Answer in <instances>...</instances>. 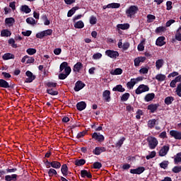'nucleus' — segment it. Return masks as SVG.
<instances>
[{
	"label": "nucleus",
	"mask_w": 181,
	"mask_h": 181,
	"mask_svg": "<svg viewBox=\"0 0 181 181\" xmlns=\"http://www.w3.org/2000/svg\"><path fill=\"white\" fill-rule=\"evenodd\" d=\"M68 66H69V64L66 62H64L61 64L59 66V71H63V70H64L65 74H59V80H64L67 78L70 73H71V68Z\"/></svg>",
	"instance_id": "obj_1"
},
{
	"label": "nucleus",
	"mask_w": 181,
	"mask_h": 181,
	"mask_svg": "<svg viewBox=\"0 0 181 181\" xmlns=\"http://www.w3.org/2000/svg\"><path fill=\"white\" fill-rule=\"evenodd\" d=\"M139 8L136 6H131L126 10V15L127 18H134L135 15L138 13Z\"/></svg>",
	"instance_id": "obj_2"
},
{
	"label": "nucleus",
	"mask_w": 181,
	"mask_h": 181,
	"mask_svg": "<svg viewBox=\"0 0 181 181\" xmlns=\"http://www.w3.org/2000/svg\"><path fill=\"white\" fill-rule=\"evenodd\" d=\"M144 78L142 76H139L137 78H133L130 79V81L127 82V87L129 90H132L135 84H138L139 81H142Z\"/></svg>",
	"instance_id": "obj_3"
},
{
	"label": "nucleus",
	"mask_w": 181,
	"mask_h": 181,
	"mask_svg": "<svg viewBox=\"0 0 181 181\" xmlns=\"http://www.w3.org/2000/svg\"><path fill=\"white\" fill-rule=\"evenodd\" d=\"M147 142L148 144V148H150V149H155V148L158 146V144H159L158 139L154 136H148L147 138Z\"/></svg>",
	"instance_id": "obj_4"
},
{
	"label": "nucleus",
	"mask_w": 181,
	"mask_h": 181,
	"mask_svg": "<svg viewBox=\"0 0 181 181\" xmlns=\"http://www.w3.org/2000/svg\"><path fill=\"white\" fill-rule=\"evenodd\" d=\"M52 33H53V30L52 29L45 30L42 32L37 33L36 34V37L37 39H43L45 36H50L52 35Z\"/></svg>",
	"instance_id": "obj_5"
},
{
	"label": "nucleus",
	"mask_w": 181,
	"mask_h": 181,
	"mask_svg": "<svg viewBox=\"0 0 181 181\" xmlns=\"http://www.w3.org/2000/svg\"><path fill=\"white\" fill-rule=\"evenodd\" d=\"M146 91H149V86L145 84H141L138 86L136 89L135 93L137 95L142 94V93H146Z\"/></svg>",
	"instance_id": "obj_6"
},
{
	"label": "nucleus",
	"mask_w": 181,
	"mask_h": 181,
	"mask_svg": "<svg viewBox=\"0 0 181 181\" xmlns=\"http://www.w3.org/2000/svg\"><path fill=\"white\" fill-rule=\"evenodd\" d=\"M105 54L108 57H110V59H115L116 57H118L119 56V53L118 52V51H114L111 49L106 50Z\"/></svg>",
	"instance_id": "obj_7"
},
{
	"label": "nucleus",
	"mask_w": 181,
	"mask_h": 181,
	"mask_svg": "<svg viewBox=\"0 0 181 181\" xmlns=\"http://www.w3.org/2000/svg\"><path fill=\"white\" fill-rule=\"evenodd\" d=\"M25 76H27V78H25V83H32L36 78V76L30 71H27Z\"/></svg>",
	"instance_id": "obj_8"
},
{
	"label": "nucleus",
	"mask_w": 181,
	"mask_h": 181,
	"mask_svg": "<svg viewBox=\"0 0 181 181\" xmlns=\"http://www.w3.org/2000/svg\"><path fill=\"white\" fill-rule=\"evenodd\" d=\"M170 135L175 139H177L178 141L181 140V132L177 130H171L170 131Z\"/></svg>",
	"instance_id": "obj_9"
},
{
	"label": "nucleus",
	"mask_w": 181,
	"mask_h": 181,
	"mask_svg": "<svg viewBox=\"0 0 181 181\" xmlns=\"http://www.w3.org/2000/svg\"><path fill=\"white\" fill-rule=\"evenodd\" d=\"M86 87V84L83 83L81 81H78L75 83V86L74 88V91H80V90H83Z\"/></svg>",
	"instance_id": "obj_10"
},
{
	"label": "nucleus",
	"mask_w": 181,
	"mask_h": 181,
	"mask_svg": "<svg viewBox=\"0 0 181 181\" xmlns=\"http://www.w3.org/2000/svg\"><path fill=\"white\" fill-rule=\"evenodd\" d=\"M103 97L104 101L106 103H110L111 101V92L108 90H105L103 93Z\"/></svg>",
	"instance_id": "obj_11"
},
{
	"label": "nucleus",
	"mask_w": 181,
	"mask_h": 181,
	"mask_svg": "<svg viewBox=\"0 0 181 181\" xmlns=\"http://www.w3.org/2000/svg\"><path fill=\"white\" fill-rule=\"evenodd\" d=\"M145 172V168L144 167H139L136 169H131L130 173L132 175H141V173H144Z\"/></svg>",
	"instance_id": "obj_12"
},
{
	"label": "nucleus",
	"mask_w": 181,
	"mask_h": 181,
	"mask_svg": "<svg viewBox=\"0 0 181 181\" xmlns=\"http://www.w3.org/2000/svg\"><path fill=\"white\" fill-rule=\"evenodd\" d=\"M92 137L95 141H98V142H104V136L100 133H93Z\"/></svg>",
	"instance_id": "obj_13"
},
{
	"label": "nucleus",
	"mask_w": 181,
	"mask_h": 181,
	"mask_svg": "<svg viewBox=\"0 0 181 181\" xmlns=\"http://www.w3.org/2000/svg\"><path fill=\"white\" fill-rule=\"evenodd\" d=\"M146 60L145 57H138L134 59V66L136 67H139L141 63H144Z\"/></svg>",
	"instance_id": "obj_14"
},
{
	"label": "nucleus",
	"mask_w": 181,
	"mask_h": 181,
	"mask_svg": "<svg viewBox=\"0 0 181 181\" xmlns=\"http://www.w3.org/2000/svg\"><path fill=\"white\" fill-rule=\"evenodd\" d=\"M158 108H159L158 103L150 104L148 105L147 110H148V111H150V112L153 114V112H156V110H158Z\"/></svg>",
	"instance_id": "obj_15"
},
{
	"label": "nucleus",
	"mask_w": 181,
	"mask_h": 181,
	"mask_svg": "<svg viewBox=\"0 0 181 181\" xmlns=\"http://www.w3.org/2000/svg\"><path fill=\"white\" fill-rule=\"evenodd\" d=\"M169 146H164L158 152L159 156H166L169 152Z\"/></svg>",
	"instance_id": "obj_16"
},
{
	"label": "nucleus",
	"mask_w": 181,
	"mask_h": 181,
	"mask_svg": "<svg viewBox=\"0 0 181 181\" xmlns=\"http://www.w3.org/2000/svg\"><path fill=\"white\" fill-rule=\"evenodd\" d=\"M165 37L161 36L158 37L156 41V46H159L160 47H162V46H164V45H166V42H165Z\"/></svg>",
	"instance_id": "obj_17"
},
{
	"label": "nucleus",
	"mask_w": 181,
	"mask_h": 181,
	"mask_svg": "<svg viewBox=\"0 0 181 181\" xmlns=\"http://www.w3.org/2000/svg\"><path fill=\"white\" fill-rule=\"evenodd\" d=\"M83 68V64L81 62H77L73 68V71L74 73H80V71Z\"/></svg>",
	"instance_id": "obj_18"
},
{
	"label": "nucleus",
	"mask_w": 181,
	"mask_h": 181,
	"mask_svg": "<svg viewBox=\"0 0 181 181\" xmlns=\"http://www.w3.org/2000/svg\"><path fill=\"white\" fill-rule=\"evenodd\" d=\"M81 177H88V179H91L93 177V175H91V173L86 170H82L81 171Z\"/></svg>",
	"instance_id": "obj_19"
},
{
	"label": "nucleus",
	"mask_w": 181,
	"mask_h": 181,
	"mask_svg": "<svg viewBox=\"0 0 181 181\" xmlns=\"http://www.w3.org/2000/svg\"><path fill=\"white\" fill-rule=\"evenodd\" d=\"M106 149L105 147H96L94 150H93V153L95 155H101V153H103V152H105Z\"/></svg>",
	"instance_id": "obj_20"
},
{
	"label": "nucleus",
	"mask_w": 181,
	"mask_h": 181,
	"mask_svg": "<svg viewBox=\"0 0 181 181\" xmlns=\"http://www.w3.org/2000/svg\"><path fill=\"white\" fill-rule=\"evenodd\" d=\"M180 80H181V76H178L175 77V78L170 82V86L172 87V88H175V87H176V83H179Z\"/></svg>",
	"instance_id": "obj_21"
},
{
	"label": "nucleus",
	"mask_w": 181,
	"mask_h": 181,
	"mask_svg": "<svg viewBox=\"0 0 181 181\" xmlns=\"http://www.w3.org/2000/svg\"><path fill=\"white\" fill-rule=\"evenodd\" d=\"M49 165H50L51 168H53L54 169H60L62 164L59 161H52L49 163Z\"/></svg>",
	"instance_id": "obj_22"
},
{
	"label": "nucleus",
	"mask_w": 181,
	"mask_h": 181,
	"mask_svg": "<svg viewBox=\"0 0 181 181\" xmlns=\"http://www.w3.org/2000/svg\"><path fill=\"white\" fill-rule=\"evenodd\" d=\"M110 74L112 76H119L122 74V69L121 68H117L110 71Z\"/></svg>",
	"instance_id": "obj_23"
},
{
	"label": "nucleus",
	"mask_w": 181,
	"mask_h": 181,
	"mask_svg": "<svg viewBox=\"0 0 181 181\" xmlns=\"http://www.w3.org/2000/svg\"><path fill=\"white\" fill-rule=\"evenodd\" d=\"M13 23H15V19L11 17L5 19V24L6 26L10 28V26H13Z\"/></svg>",
	"instance_id": "obj_24"
},
{
	"label": "nucleus",
	"mask_w": 181,
	"mask_h": 181,
	"mask_svg": "<svg viewBox=\"0 0 181 181\" xmlns=\"http://www.w3.org/2000/svg\"><path fill=\"white\" fill-rule=\"evenodd\" d=\"M174 163L175 165H179L181 163V152L177 153L174 156Z\"/></svg>",
	"instance_id": "obj_25"
},
{
	"label": "nucleus",
	"mask_w": 181,
	"mask_h": 181,
	"mask_svg": "<svg viewBox=\"0 0 181 181\" xmlns=\"http://www.w3.org/2000/svg\"><path fill=\"white\" fill-rule=\"evenodd\" d=\"M61 172L63 176H67L69 175V168L67 167V165L63 164L62 165Z\"/></svg>",
	"instance_id": "obj_26"
},
{
	"label": "nucleus",
	"mask_w": 181,
	"mask_h": 181,
	"mask_svg": "<svg viewBox=\"0 0 181 181\" xmlns=\"http://www.w3.org/2000/svg\"><path fill=\"white\" fill-rule=\"evenodd\" d=\"M12 33L8 29H4L1 31V37H9Z\"/></svg>",
	"instance_id": "obj_27"
},
{
	"label": "nucleus",
	"mask_w": 181,
	"mask_h": 181,
	"mask_svg": "<svg viewBox=\"0 0 181 181\" xmlns=\"http://www.w3.org/2000/svg\"><path fill=\"white\" fill-rule=\"evenodd\" d=\"M86 107H87V105L83 102H79L76 105L77 110L79 111H83V110H86Z\"/></svg>",
	"instance_id": "obj_28"
},
{
	"label": "nucleus",
	"mask_w": 181,
	"mask_h": 181,
	"mask_svg": "<svg viewBox=\"0 0 181 181\" xmlns=\"http://www.w3.org/2000/svg\"><path fill=\"white\" fill-rule=\"evenodd\" d=\"M155 78L157 80V81H160L161 83L162 81H165V80H166V75L158 74L156 76Z\"/></svg>",
	"instance_id": "obj_29"
},
{
	"label": "nucleus",
	"mask_w": 181,
	"mask_h": 181,
	"mask_svg": "<svg viewBox=\"0 0 181 181\" xmlns=\"http://www.w3.org/2000/svg\"><path fill=\"white\" fill-rule=\"evenodd\" d=\"M155 98V93H148L145 98L144 100L146 101V103H149V101H152Z\"/></svg>",
	"instance_id": "obj_30"
},
{
	"label": "nucleus",
	"mask_w": 181,
	"mask_h": 181,
	"mask_svg": "<svg viewBox=\"0 0 181 181\" xmlns=\"http://www.w3.org/2000/svg\"><path fill=\"white\" fill-rule=\"evenodd\" d=\"M173 101H175V98L173 96H168L165 98L164 103L166 105H170Z\"/></svg>",
	"instance_id": "obj_31"
},
{
	"label": "nucleus",
	"mask_w": 181,
	"mask_h": 181,
	"mask_svg": "<svg viewBox=\"0 0 181 181\" xmlns=\"http://www.w3.org/2000/svg\"><path fill=\"white\" fill-rule=\"evenodd\" d=\"M163 59H158L156 62V67L157 70H160V69H162V67H163Z\"/></svg>",
	"instance_id": "obj_32"
},
{
	"label": "nucleus",
	"mask_w": 181,
	"mask_h": 181,
	"mask_svg": "<svg viewBox=\"0 0 181 181\" xmlns=\"http://www.w3.org/2000/svg\"><path fill=\"white\" fill-rule=\"evenodd\" d=\"M76 11H78V6L73 7L71 10H69L67 13L68 18H71L74 13H76Z\"/></svg>",
	"instance_id": "obj_33"
},
{
	"label": "nucleus",
	"mask_w": 181,
	"mask_h": 181,
	"mask_svg": "<svg viewBox=\"0 0 181 181\" xmlns=\"http://www.w3.org/2000/svg\"><path fill=\"white\" fill-rule=\"evenodd\" d=\"M0 87L2 88H9V83L4 79H0Z\"/></svg>",
	"instance_id": "obj_34"
},
{
	"label": "nucleus",
	"mask_w": 181,
	"mask_h": 181,
	"mask_svg": "<svg viewBox=\"0 0 181 181\" xmlns=\"http://www.w3.org/2000/svg\"><path fill=\"white\" fill-rule=\"evenodd\" d=\"M117 28L122 29V30H127V29H129V23L118 24Z\"/></svg>",
	"instance_id": "obj_35"
},
{
	"label": "nucleus",
	"mask_w": 181,
	"mask_h": 181,
	"mask_svg": "<svg viewBox=\"0 0 181 181\" xmlns=\"http://www.w3.org/2000/svg\"><path fill=\"white\" fill-rule=\"evenodd\" d=\"M74 28L76 29H83L84 28V23L82 21H79L74 23Z\"/></svg>",
	"instance_id": "obj_36"
},
{
	"label": "nucleus",
	"mask_w": 181,
	"mask_h": 181,
	"mask_svg": "<svg viewBox=\"0 0 181 181\" xmlns=\"http://www.w3.org/2000/svg\"><path fill=\"white\" fill-rule=\"evenodd\" d=\"M112 91H118L119 93H124V91H125V88H124L122 85H117L112 88Z\"/></svg>",
	"instance_id": "obj_37"
},
{
	"label": "nucleus",
	"mask_w": 181,
	"mask_h": 181,
	"mask_svg": "<svg viewBox=\"0 0 181 181\" xmlns=\"http://www.w3.org/2000/svg\"><path fill=\"white\" fill-rule=\"evenodd\" d=\"M175 39L178 42H181V25L178 28L175 33Z\"/></svg>",
	"instance_id": "obj_38"
},
{
	"label": "nucleus",
	"mask_w": 181,
	"mask_h": 181,
	"mask_svg": "<svg viewBox=\"0 0 181 181\" xmlns=\"http://www.w3.org/2000/svg\"><path fill=\"white\" fill-rule=\"evenodd\" d=\"M18 175L16 174H13L11 175H6L5 180L6 181H11V180H16Z\"/></svg>",
	"instance_id": "obj_39"
},
{
	"label": "nucleus",
	"mask_w": 181,
	"mask_h": 181,
	"mask_svg": "<svg viewBox=\"0 0 181 181\" xmlns=\"http://www.w3.org/2000/svg\"><path fill=\"white\" fill-rule=\"evenodd\" d=\"M21 12H24V13H30L32 10L30 8H29V6L24 5L21 6Z\"/></svg>",
	"instance_id": "obj_40"
},
{
	"label": "nucleus",
	"mask_w": 181,
	"mask_h": 181,
	"mask_svg": "<svg viewBox=\"0 0 181 181\" xmlns=\"http://www.w3.org/2000/svg\"><path fill=\"white\" fill-rule=\"evenodd\" d=\"M11 59H15V55L11 54V53H6L3 55L4 60H9Z\"/></svg>",
	"instance_id": "obj_41"
},
{
	"label": "nucleus",
	"mask_w": 181,
	"mask_h": 181,
	"mask_svg": "<svg viewBox=\"0 0 181 181\" xmlns=\"http://www.w3.org/2000/svg\"><path fill=\"white\" fill-rule=\"evenodd\" d=\"M165 30L166 28L163 26H160L156 29L155 33H157V35H160V33H163V32H165Z\"/></svg>",
	"instance_id": "obj_42"
},
{
	"label": "nucleus",
	"mask_w": 181,
	"mask_h": 181,
	"mask_svg": "<svg viewBox=\"0 0 181 181\" xmlns=\"http://www.w3.org/2000/svg\"><path fill=\"white\" fill-rule=\"evenodd\" d=\"M139 72L140 74H148L149 73V67H141Z\"/></svg>",
	"instance_id": "obj_43"
},
{
	"label": "nucleus",
	"mask_w": 181,
	"mask_h": 181,
	"mask_svg": "<svg viewBox=\"0 0 181 181\" xmlns=\"http://www.w3.org/2000/svg\"><path fill=\"white\" fill-rule=\"evenodd\" d=\"M155 125H156V119H150L148 122V128H153V127H155Z\"/></svg>",
	"instance_id": "obj_44"
},
{
	"label": "nucleus",
	"mask_w": 181,
	"mask_h": 181,
	"mask_svg": "<svg viewBox=\"0 0 181 181\" xmlns=\"http://www.w3.org/2000/svg\"><path fill=\"white\" fill-rule=\"evenodd\" d=\"M119 6H121V4H118V3H111L107 4V8H119Z\"/></svg>",
	"instance_id": "obj_45"
},
{
	"label": "nucleus",
	"mask_w": 181,
	"mask_h": 181,
	"mask_svg": "<svg viewBox=\"0 0 181 181\" xmlns=\"http://www.w3.org/2000/svg\"><path fill=\"white\" fill-rule=\"evenodd\" d=\"M26 52L30 56H33V54H36V49L35 48H28L26 49Z\"/></svg>",
	"instance_id": "obj_46"
},
{
	"label": "nucleus",
	"mask_w": 181,
	"mask_h": 181,
	"mask_svg": "<svg viewBox=\"0 0 181 181\" xmlns=\"http://www.w3.org/2000/svg\"><path fill=\"white\" fill-rule=\"evenodd\" d=\"M84 163H86V160H84V159L76 160L75 161V165L76 166H83V165H84Z\"/></svg>",
	"instance_id": "obj_47"
},
{
	"label": "nucleus",
	"mask_w": 181,
	"mask_h": 181,
	"mask_svg": "<svg viewBox=\"0 0 181 181\" xmlns=\"http://www.w3.org/2000/svg\"><path fill=\"white\" fill-rule=\"evenodd\" d=\"M26 22L28 23V25H35L36 24V21H35V18L32 17H29L26 18Z\"/></svg>",
	"instance_id": "obj_48"
},
{
	"label": "nucleus",
	"mask_w": 181,
	"mask_h": 181,
	"mask_svg": "<svg viewBox=\"0 0 181 181\" xmlns=\"http://www.w3.org/2000/svg\"><path fill=\"white\" fill-rule=\"evenodd\" d=\"M47 93L50 94V95H57L59 94V92L57 90H53V88L47 89Z\"/></svg>",
	"instance_id": "obj_49"
},
{
	"label": "nucleus",
	"mask_w": 181,
	"mask_h": 181,
	"mask_svg": "<svg viewBox=\"0 0 181 181\" xmlns=\"http://www.w3.org/2000/svg\"><path fill=\"white\" fill-rule=\"evenodd\" d=\"M156 156V151H151L149 155L146 156V158L147 160H149V159H153V158H155Z\"/></svg>",
	"instance_id": "obj_50"
},
{
	"label": "nucleus",
	"mask_w": 181,
	"mask_h": 181,
	"mask_svg": "<svg viewBox=\"0 0 181 181\" xmlns=\"http://www.w3.org/2000/svg\"><path fill=\"white\" fill-rule=\"evenodd\" d=\"M147 22H148V23H151V22H153V21L156 19V17L152 14H148L147 15Z\"/></svg>",
	"instance_id": "obj_51"
},
{
	"label": "nucleus",
	"mask_w": 181,
	"mask_h": 181,
	"mask_svg": "<svg viewBox=\"0 0 181 181\" xmlns=\"http://www.w3.org/2000/svg\"><path fill=\"white\" fill-rule=\"evenodd\" d=\"M8 44L11 45L14 49L18 47V45L15 43V40L13 38H11L8 40Z\"/></svg>",
	"instance_id": "obj_52"
},
{
	"label": "nucleus",
	"mask_w": 181,
	"mask_h": 181,
	"mask_svg": "<svg viewBox=\"0 0 181 181\" xmlns=\"http://www.w3.org/2000/svg\"><path fill=\"white\" fill-rule=\"evenodd\" d=\"M124 141H125L124 137H122L116 144V146L117 148H121L122 146V144H124Z\"/></svg>",
	"instance_id": "obj_53"
},
{
	"label": "nucleus",
	"mask_w": 181,
	"mask_h": 181,
	"mask_svg": "<svg viewBox=\"0 0 181 181\" xmlns=\"http://www.w3.org/2000/svg\"><path fill=\"white\" fill-rule=\"evenodd\" d=\"M168 165H169V161L164 160L161 163H160V167L162 168V169H166Z\"/></svg>",
	"instance_id": "obj_54"
},
{
	"label": "nucleus",
	"mask_w": 181,
	"mask_h": 181,
	"mask_svg": "<svg viewBox=\"0 0 181 181\" xmlns=\"http://www.w3.org/2000/svg\"><path fill=\"white\" fill-rule=\"evenodd\" d=\"M48 175L49 176H54L57 175V171H56V170L54 168H50L48 171Z\"/></svg>",
	"instance_id": "obj_55"
},
{
	"label": "nucleus",
	"mask_w": 181,
	"mask_h": 181,
	"mask_svg": "<svg viewBox=\"0 0 181 181\" xmlns=\"http://www.w3.org/2000/svg\"><path fill=\"white\" fill-rule=\"evenodd\" d=\"M176 93L178 97H181V83H180L177 86Z\"/></svg>",
	"instance_id": "obj_56"
},
{
	"label": "nucleus",
	"mask_w": 181,
	"mask_h": 181,
	"mask_svg": "<svg viewBox=\"0 0 181 181\" xmlns=\"http://www.w3.org/2000/svg\"><path fill=\"white\" fill-rule=\"evenodd\" d=\"M129 98V93H125L124 94L122 95L121 98L122 101H127V100Z\"/></svg>",
	"instance_id": "obj_57"
},
{
	"label": "nucleus",
	"mask_w": 181,
	"mask_h": 181,
	"mask_svg": "<svg viewBox=\"0 0 181 181\" xmlns=\"http://www.w3.org/2000/svg\"><path fill=\"white\" fill-rule=\"evenodd\" d=\"M90 25H95V23H97V18L95 17L94 16H90Z\"/></svg>",
	"instance_id": "obj_58"
},
{
	"label": "nucleus",
	"mask_w": 181,
	"mask_h": 181,
	"mask_svg": "<svg viewBox=\"0 0 181 181\" xmlns=\"http://www.w3.org/2000/svg\"><path fill=\"white\" fill-rule=\"evenodd\" d=\"M173 173H180V172H181V166H175L173 169H172Z\"/></svg>",
	"instance_id": "obj_59"
},
{
	"label": "nucleus",
	"mask_w": 181,
	"mask_h": 181,
	"mask_svg": "<svg viewBox=\"0 0 181 181\" xmlns=\"http://www.w3.org/2000/svg\"><path fill=\"white\" fill-rule=\"evenodd\" d=\"M101 57H103L101 53H96L93 55V59H94V60H98V59H101Z\"/></svg>",
	"instance_id": "obj_60"
},
{
	"label": "nucleus",
	"mask_w": 181,
	"mask_h": 181,
	"mask_svg": "<svg viewBox=\"0 0 181 181\" xmlns=\"http://www.w3.org/2000/svg\"><path fill=\"white\" fill-rule=\"evenodd\" d=\"M139 52H144L145 47L144 46V42H140L137 47Z\"/></svg>",
	"instance_id": "obj_61"
},
{
	"label": "nucleus",
	"mask_w": 181,
	"mask_h": 181,
	"mask_svg": "<svg viewBox=\"0 0 181 181\" xmlns=\"http://www.w3.org/2000/svg\"><path fill=\"white\" fill-rule=\"evenodd\" d=\"M129 46H130L129 42H124L123 47H122V49L123 50H128V49H129Z\"/></svg>",
	"instance_id": "obj_62"
},
{
	"label": "nucleus",
	"mask_w": 181,
	"mask_h": 181,
	"mask_svg": "<svg viewBox=\"0 0 181 181\" xmlns=\"http://www.w3.org/2000/svg\"><path fill=\"white\" fill-rule=\"evenodd\" d=\"M102 166H103V165L100 162H95V163H93L94 169H100V168Z\"/></svg>",
	"instance_id": "obj_63"
},
{
	"label": "nucleus",
	"mask_w": 181,
	"mask_h": 181,
	"mask_svg": "<svg viewBox=\"0 0 181 181\" xmlns=\"http://www.w3.org/2000/svg\"><path fill=\"white\" fill-rule=\"evenodd\" d=\"M166 9L167 11H170V9H172L173 6H172V1H168L166 2Z\"/></svg>",
	"instance_id": "obj_64"
}]
</instances>
